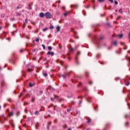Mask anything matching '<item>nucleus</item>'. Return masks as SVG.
Wrapping results in <instances>:
<instances>
[{
	"instance_id": "f257e3e1",
	"label": "nucleus",
	"mask_w": 130,
	"mask_h": 130,
	"mask_svg": "<svg viewBox=\"0 0 130 130\" xmlns=\"http://www.w3.org/2000/svg\"><path fill=\"white\" fill-rule=\"evenodd\" d=\"M45 15L48 19H50V18H51V14H50L49 12H47L45 14Z\"/></svg>"
},
{
	"instance_id": "f03ea898",
	"label": "nucleus",
	"mask_w": 130,
	"mask_h": 130,
	"mask_svg": "<svg viewBox=\"0 0 130 130\" xmlns=\"http://www.w3.org/2000/svg\"><path fill=\"white\" fill-rule=\"evenodd\" d=\"M80 54H81V52L80 51H78L77 54H76V58H75V59L76 60H78V56L80 55Z\"/></svg>"
},
{
	"instance_id": "7ed1b4c3",
	"label": "nucleus",
	"mask_w": 130,
	"mask_h": 130,
	"mask_svg": "<svg viewBox=\"0 0 130 130\" xmlns=\"http://www.w3.org/2000/svg\"><path fill=\"white\" fill-rule=\"evenodd\" d=\"M40 16L41 18H43L44 17V16H45V14H44V13H41L40 14Z\"/></svg>"
},
{
	"instance_id": "20e7f679",
	"label": "nucleus",
	"mask_w": 130,
	"mask_h": 130,
	"mask_svg": "<svg viewBox=\"0 0 130 130\" xmlns=\"http://www.w3.org/2000/svg\"><path fill=\"white\" fill-rule=\"evenodd\" d=\"M113 45H115V46H117V41H115L113 42Z\"/></svg>"
},
{
	"instance_id": "39448f33",
	"label": "nucleus",
	"mask_w": 130,
	"mask_h": 130,
	"mask_svg": "<svg viewBox=\"0 0 130 130\" xmlns=\"http://www.w3.org/2000/svg\"><path fill=\"white\" fill-rule=\"evenodd\" d=\"M56 29H57V32H59V31H60V27L58 25L56 27Z\"/></svg>"
},
{
	"instance_id": "423d86ee",
	"label": "nucleus",
	"mask_w": 130,
	"mask_h": 130,
	"mask_svg": "<svg viewBox=\"0 0 130 130\" xmlns=\"http://www.w3.org/2000/svg\"><path fill=\"white\" fill-rule=\"evenodd\" d=\"M9 115L10 116H13V115H14V112L11 111V112H10V113H9Z\"/></svg>"
},
{
	"instance_id": "0eeeda50",
	"label": "nucleus",
	"mask_w": 130,
	"mask_h": 130,
	"mask_svg": "<svg viewBox=\"0 0 130 130\" xmlns=\"http://www.w3.org/2000/svg\"><path fill=\"white\" fill-rule=\"evenodd\" d=\"M70 14V12H66L64 14H63V15L65 16V17H67V16H68V15Z\"/></svg>"
},
{
	"instance_id": "6e6552de",
	"label": "nucleus",
	"mask_w": 130,
	"mask_h": 130,
	"mask_svg": "<svg viewBox=\"0 0 130 130\" xmlns=\"http://www.w3.org/2000/svg\"><path fill=\"white\" fill-rule=\"evenodd\" d=\"M70 51L73 52V51H75V49L73 48V47H71L69 49Z\"/></svg>"
},
{
	"instance_id": "1a4fd4ad",
	"label": "nucleus",
	"mask_w": 130,
	"mask_h": 130,
	"mask_svg": "<svg viewBox=\"0 0 130 130\" xmlns=\"http://www.w3.org/2000/svg\"><path fill=\"white\" fill-rule=\"evenodd\" d=\"M87 119H88V120H87V123H90V122H91V119H90L89 118H88Z\"/></svg>"
},
{
	"instance_id": "9d476101",
	"label": "nucleus",
	"mask_w": 130,
	"mask_h": 130,
	"mask_svg": "<svg viewBox=\"0 0 130 130\" xmlns=\"http://www.w3.org/2000/svg\"><path fill=\"white\" fill-rule=\"evenodd\" d=\"M35 84L34 83H29V87H33L34 86Z\"/></svg>"
},
{
	"instance_id": "9b49d317",
	"label": "nucleus",
	"mask_w": 130,
	"mask_h": 130,
	"mask_svg": "<svg viewBox=\"0 0 130 130\" xmlns=\"http://www.w3.org/2000/svg\"><path fill=\"white\" fill-rule=\"evenodd\" d=\"M100 3H104L105 0H98Z\"/></svg>"
},
{
	"instance_id": "f8f14e48",
	"label": "nucleus",
	"mask_w": 130,
	"mask_h": 130,
	"mask_svg": "<svg viewBox=\"0 0 130 130\" xmlns=\"http://www.w3.org/2000/svg\"><path fill=\"white\" fill-rule=\"evenodd\" d=\"M119 13H121V14H122L123 12H122V9H120L119 10Z\"/></svg>"
},
{
	"instance_id": "ddd939ff",
	"label": "nucleus",
	"mask_w": 130,
	"mask_h": 130,
	"mask_svg": "<svg viewBox=\"0 0 130 130\" xmlns=\"http://www.w3.org/2000/svg\"><path fill=\"white\" fill-rule=\"evenodd\" d=\"M122 34H121V35H118V37L119 38H122Z\"/></svg>"
},
{
	"instance_id": "4468645a",
	"label": "nucleus",
	"mask_w": 130,
	"mask_h": 130,
	"mask_svg": "<svg viewBox=\"0 0 130 130\" xmlns=\"http://www.w3.org/2000/svg\"><path fill=\"white\" fill-rule=\"evenodd\" d=\"M85 76H86V77H88V76H89V73L86 72H85Z\"/></svg>"
},
{
	"instance_id": "2eb2a0df",
	"label": "nucleus",
	"mask_w": 130,
	"mask_h": 130,
	"mask_svg": "<svg viewBox=\"0 0 130 130\" xmlns=\"http://www.w3.org/2000/svg\"><path fill=\"white\" fill-rule=\"evenodd\" d=\"M38 113H39V111H36L35 112V114L36 115H37V114H38Z\"/></svg>"
},
{
	"instance_id": "dca6fc26",
	"label": "nucleus",
	"mask_w": 130,
	"mask_h": 130,
	"mask_svg": "<svg viewBox=\"0 0 130 130\" xmlns=\"http://www.w3.org/2000/svg\"><path fill=\"white\" fill-rule=\"evenodd\" d=\"M39 40H40V39L39 38H38L36 39V42H39Z\"/></svg>"
},
{
	"instance_id": "f3484780",
	"label": "nucleus",
	"mask_w": 130,
	"mask_h": 130,
	"mask_svg": "<svg viewBox=\"0 0 130 130\" xmlns=\"http://www.w3.org/2000/svg\"><path fill=\"white\" fill-rule=\"evenodd\" d=\"M48 49H49V50H51V49H52V47L51 46H49L48 47Z\"/></svg>"
},
{
	"instance_id": "a211bd4d",
	"label": "nucleus",
	"mask_w": 130,
	"mask_h": 130,
	"mask_svg": "<svg viewBox=\"0 0 130 130\" xmlns=\"http://www.w3.org/2000/svg\"><path fill=\"white\" fill-rule=\"evenodd\" d=\"M28 104H29V103H28L27 102H25L24 103H23V105L25 106V105H28Z\"/></svg>"
},
{
	"instance_id": "6ab92c4d",
	"label": "nucleus",
	"mask_w": 130,
	"mask_h": 130,
	"mask_svg": "<svg viewBox=\"0 0 130 130\" xmlns=\"http://www.w3.org/2000/svg\"><path fill=\"white\" fill-rule=\"evenodd\" d=\"M67 76H69V75L68 74H65L64 75H62V77H63V78H66V77H67Z\"/></svg>"
},
{
	"instance_id": "aec40b11",
	"label": "nucleus",
	"mask_w": 130,
	"mask_h": 130,
	"mask_svg": "<svg viewBox=\"0 0 130 130\" xmlns=\"http://www.w3.org/2000/svg\"><path fill=\"white\" fill-rule=\"evenodd\" d=\"M32 71H33V70L32 69H27V71L28 72H32Z\"/></svg>"
},
{
	"instance_id": "412c9836",
	"label": "nucleus",
	"mask_w": 130,
	"mask_h": 130,
	"mask_svg": "<svg viewBox=\"0 0 130 130\" xmlns=\"http://www.w3.org/2000/svg\"><path fill=\"white\" fill-rule=\"evenodd\" d=\"M43 76H44V77H47V73H43Z\"/></svg>"
},
{
	"instance_id": "4be33fe9",
	"label": "nucleus",
	"mask_w": 130,
	"mask_h": 130,
	"mask_svg": "<svg viewBox=\"0 0 130 130\" xmlns=\"http://www.w3.org/2000/svg\"><path fill=\"white\" fill-rule=\"evenodd\" d=\"M47 30V28H44L43 29V31H44V32H45V31H46Z\"/></svg>"
},
{
	"instance_id": "5701e85b",
	"label": "nucleus",
	"mask_w": 130,
	"mask_h": 130,
	"mask_svg": "<svg viewBox=\"0 0 130 130\" xmlns=\"http://www.w3.org/2000/svg\"><path fill=\"white\" fill-rule=\"evenodd\" d=\"M51 56H53V55H54V53L53 52H51Z\"/></svg>"
},
{
	"instance_id": "b1692460",
	"label": "nucleus",
	"mask_w": 130,
	"mask_h": 130,
	"mask_svg": "<svg viewBox=\"0 0 130 130\" xmlns=\"http://www.w3.org/2000/svg\"><path fill=\"white\" fill-rule=\"evenodd\" d=\"M31 101L32 102H34L35 101V99L34 98H32Z\"/></svg>"
},
{
	"instance_id": "393cba45",
	"label": "nucleus",
	"mask_w": 130,
	"mask_h": 130,
	"mask_svg": "<svg viewBox=\"0 0 130 130\" xmlns=\"http://www.w3.org/2000/svg\"><path fill=\"white\" fill-rule=\"evenodd\" d=\"M53 28H54V27H53V26H52V25H51L50 26V29H53Z\"/></svg>"
},
{
	"instance_id": "a878e982",
	"label": "nucleus",
	"mask_w": 130,
	"mask_h": 130,
	"mask_svg": "<svg viewBox=\"0 0 130 130\" xmlns=\"http://www.w3.org/2000/svg\"><path fill=\"white\" fill-rule=\"evenodd\" d=\"M88 83L89 85H92V84H93V82H92V81H89Z\"/></svg>"
},
{
	"instance_id": "bb28decb",
	"label": "nucleus",
	"mask_w": 130,
	"mask_h": 130,
	"mask_svg": "<svg viewBox=\"0 0 130 130\" xmlns=\"http://www.w3.org/2000/svg\"><path fill=\"white\" fill-rule=\"evenodd\" d=\"M47 54L51 55V52L50 51H49V52H47Z\"/></svg>"
},
{
	"instance_id": "cd10ccee",
	"label": "nucleus",
	"mask_w": 130,
	"mask_h": 130,
	"mask_svg": "<svg viewBox=\"0 0 130 130\" xmlns=\"http://www.w3.org/2000/svg\"><path fill=\"white\" fill-rule=\"evenodd\" d=\"M42 46L43 47L44 49H45V45H44V44L42 45Z\"/></svg>"
},
{
	"instance_id": "c85d7f7f",
	"label": "nucleus",
	"mask_w": 130,
	"mask_h": 130,
	"mask_svg": "<svg viewBox=\"0 0 130 130\" xmlns=\"http://www.w3.org/2000/svg\"><path fill=\"white\" fill-rule=\"evenodd\" d=\"M102 39H103V37H101L100 38V40H102Z\"/></svg>"
},
{
	"instance_id": "c756f323",
	"label": "nucleus",
	"mask_w": 130,
	"mask_h": 130,
	"mask_svg": "<svg viewBox=\"0 0 130 130\" xmlns=\"http://www.w3.org/2000/svg\"><path fill=\"white\" fill-rule=\"evenodd\" d=\"M51 101H54V99L51 98Z\"/></svg>"
},
{
	"instance_id": "7c9ffc66",
	"label": "nucleus",
	"mask_w": 130,
	"mask_h": 130,
	"mask_svg": "<svg viewBox=\"0 0 130 130\" xmlns=\"http://www.w3.org/2000/svg\"><path fill=\"white\" fill-rule=\"evenodd\" d=\"M115 5H118V3L116 1H115Z\"/></svg>"
},
{
	"instance_id": "2f4dec72",
	"label": "nucleus",
	"mask_w": 130,
	"mask_h": 130,
	"mask_svg": "<svg viewBox=\"0 0 130 130\" xmlns=\"http://www.w3.org/2000/svg\"><path fill=\"white\" fill-rule=\"evenodd\" d=\"M111 3H113V0H109Z\"/></svg>"
},
{
	"instance_id": "473e14b6",
	"label": "nucleus",
	"mask_w": 130,
	"mask_h": 130,
	"mask_svg": "<svg viewBox=\"0 0 130 130\" xmlns=\"http://www.w3.org/2000/svg\"><path fill=\"white\" fill-rule=\"evenodd\" d=\"M120 44H121V45H123L124 44L123 43H122V42H121V43H120Z\"/></svg>"
},
{
	"instance_id": "72a5a7b5",
	"label": "nucleus",
	"mask_w": 130,
	"mask_h": 130,
	"mask_svg": "<svg viewBox=\"0 0 130 130\" xmlns=\"http://www.w3.org/2000/svg\"><path fill=\"white\" fill-rule=\"evenodd\" d=\"M128 85H129V83H126V86H128Z\"/></svg>"
},
{
	"instance_id": "f704fd0d",
	"label": "nucleus",
	"mask_w": 130,
	"mask_h": 130,
	"mask_svg": "<svg viewBox=\"0 0 130 130\" xmlns=\"http://www.w3.org/2000/svg\"><path fill=\"white\" fill-rule=\"evenodd\" d=\"M67 111H68V112H70V111H71V110L68 109V110H67Z\"/></svg>"
},
{
	"instance_id": "c9c22d12",
	"label": "nucleus",
	"mask_w": 130,
	"mask_h": 130,
	"mask_svg": "<svg viewBox=\"0 0 130 130\" xmlns=\"http://www.w3.org/2000/svg\"><path fill=\"white\" fill-rule=\"evenodd\" d=\"M91 129L90 128H87V129H86V130H90Z\"/></svg>"
},
{
	"instance_id": "e433bc0d",
	"label": "nucleus",
	"mask_w": 130,
	"mask_h": 130,
	"mask_svg": "<svg viewBox=\"0 0 130 130\" xmlns=\"http://www.w3.org/2000/svg\"><path fill=\"white\" fill-rule=\"evenodd\" d=\"M23 95V93H20V95H19V97L22 96Z\"/></svg>"
},
{
	"instance_id": "4c0bfd02",
	"label": "nucleus",
	"mask_w": 130,
	"mask_h": 130,
	"mask_svg": "<svg viewBox=\"0 0 130 130\" xmlns=\"http://www.w3.org/2000/svg\"><path fill=\"white\" fill-rule=\"evenodd\" d=\"M126 124H128V122H126L125 123V125H126Z\"/></svg>"
},
{
	"instance_id": "58836bf2",
	"label": "nucleus",
	"mask_w": 130,
	"mask_h": 130,
	"mask_svg": "<svg viewBox=\"0 0 130 130\" xmlns=\"http://www.w3.org/2000/svg\"><path fill=\"white\" fill-rule=\"evenodd\" d=\"M68 59H69V60L71 59V57H68Z\"/></svg>"
},
{
	"instance_id": "ea45409f",
	"label": "nucleus",
	"mask_w": 130,
	"mask_h": 130,
	"mask_svg": "<svg viewBox=\"0 0 130 130\" xmlns=\"http://www.w3.org/2000/svg\"><path fill=\"white\" fill-rule=\"evenodd\" d=\"M8 101L9 102H11V99H8Z\"/></svg>"
},
{
	"instance_id": "a19ab883",
	"label": "nucleus",
	"mask_w": 130,
	"mask_h": 130,
	"mask_svg": "<svg viewBox=\"0 0 130 130\" xmlns=\"http://www.w3.org/2000/svg\"><path fill=\"white\" fill-rule=\"evenodd\" d=\"M118 80H119V78H116V81H117Z\"/></svg>"
},
{
	"instance_id": "79ce46f5",
	"label": "nucleus",
	"mask_w": 130,
	"mask_h": 130,
	"mask_svg": "<svg viewBox=\"0 0 130 130\" xmlns=\"http://www.w3.org/2000/svg\"><path fill=\"white\" fill-rule=\"evenodd\" d=\"M79 85H82V82H79Z\"/></svg>"
},
{
	"instance_id": "37998d69",
	"label": "nucleus",
	"mask_w": 130,
	"mask_h": 130,
	"mask_svg": "<svg viewBox=\"0 0 130 130\" xmlns=\"http://www.w3.org/2000/svg\"><path fill=\"white\" fill-rule=\"evenodd\" d=\"M68 130H72V128H69L68 129Z\"/></svg>"
},
{
	"instance_id": "c03bdc74",
	"label": "nucleus",
	"mask_w": 130,
	"mask_h": 130,
	"mask_svg": "<svg viewBox=\"0 0 130 130\" xmlns=\"http://www.w3.org/2000/svg\"><path fill=\"white\" fill-rule=\"evenodd\" d=\"M67 55H70V53H67Z\"/></svg>"
},
{
	"instance_id": "a18cd8bd",
	"label": "nucleus",
	"mask_w": 130,
	"mask_h": 130,
	"mask_svg": "<svg viewBox=\"0 0 130 130\" xmlns=\"http://www.w3.org/2000/svg\"><path fill=\"white\" fill-rule=\"evenodd\" d=\"M0 30H2V27H1V26H0Z\"/></svg>"
},
{
	"instance_id": "49530a36",
	"label": "nucleus",
	"mask_w": 130,
	"mask_h": 130,
	"mask_svg": "<svg viewBox=\"0 0 130 130\" xmlns=\"http://www.w3.org/2000/svg\"><path fill=\"white\" fill-rule=\"evenodd\" d=\"M2 109V106H0V110Z\"/></svg>"
},
{
	"instance_id": "de8ad7c7",
	"label": "nucleus",
	"mask_w": 130,
	"mask_h": 130,
	"mask_svg": "<svg viewBox=\"0 0 130 130\" xmlns=\"http://www.w3.org/2000/svg\"><path fill=\"white\" fill-rule=\"evenodd\" d=\"M48 117H50V116L48 115Z\"/></svg>"
},
{
	"instance_id": "09e8293b",
	"label": "nucleus",
	"mask_w": 130,
	"mask_h": 130,
	"mask_svg": "<svg viewBox=\"0 0 130 130\" xmlns=\"http://www.w3.org/2000/svg\"><path fill=\"white\" fill-rule=\"evenodd\" d=\"M118 18H120V16H119V17H118Z\"/></svg>"
},
{
	"instance_id": "8fccbe9b",
	"label": "nucleus",
	"mask_w": 130,
	"mask_h": 130,
	"mask_svg": "<svg viewBox=\"0 0 130 130\" xmlns=\"http://www.w3.org/2000/svg\"><path fill=\"white\" fill-rule=\"evenodd\" d=\"M22 52V50H21V51H20V52Z\"/></svg>"
},
{
	"instance_id": "3c124183",
	"label": "nucleus",
	"mask_w": 130,
	"mask_h": 130,
	"mask_svg": "<svg viewBox=\"0 0 130 130\" xmlns=\"http://www.w3.org/2000/svg\"><path fill=\"white\" fill-rule=\"evenodd\" d=\"M58 3H60V1H59Z\"/></svg>"
},
{
	"instance_id": "603ef678",
	"label": "nucleus",
	"mask_w": 130,
	"mask_h": 130,
	"mask_svg": "<svg viewBox=\"0 0 130 130\" xmlns=\"http://www.w3.org/2000/svg\"><path fill=\"white\" fill-rule=\"evenodd\" d=\"M59 102H60V100H59Z\"/></svg>"
},
{
	"instance_id": "864d4df0",
	"label": "nucleus",
	"mask_w": 130,
	"mask_h": 130,
	"mask_svg": "<svg viewBox=\"0 0 130 130\" xmlns=\"http://www.w3.org/2000/svg\"><path fill=\"white\" fill-rule=\"evenodd\" d=\"M129 60L130 61V58H129Z\"/></svg>"
},
{
	"instance_id": "5fc2aeb1",
	"label": "nucleus",
	"mask_w": 130,
	"mask_h": 130,
	"mask_svg": "<svg viewBox=\"0 0 130 130\" xmlns=\"http://www.w3.org/2000/svg\"><path fill=\"white\" fill-rule=\"evenodd\" d=\"M29 9H31V8H29Z\"/></svg>"
},
{
	"instance_id": "6e6d98bb",
	"label": "nucleus",
	"mask_w": 130,
	"mask_h": 130,
	"mask_svg": "<svg viewBox=\"0 0 130 130\" xmlns=\"http://www.w3.org/2000/svg\"><path fill=\"white\" fill-rule=\"evenodd\" d=\"M129 80H130V78H129Z\"/></svg>"
}]
</instances>
